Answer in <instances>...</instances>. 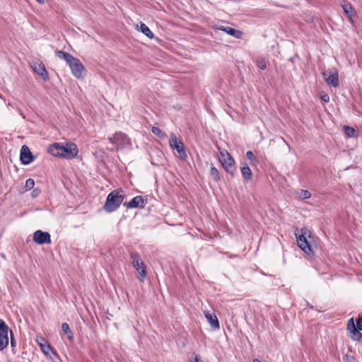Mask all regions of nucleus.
<instances>
[{
    "mask_svg": "<svg viewBox=\"0 0 362 362\" xmlns=\"http://www.w3.org/2000/svg\"><path fill=\"white\" fill-rule=\"evenodd\" d=\"M47 152L54 157L62 158L66 160H71L76 157L78 148L73 142L53 143L47 148Z\"/></svg>",
    "mask_w": 362,
    "mask_h": 362,
    "instance_id": "1",
    "label": "nucleus"
},
{
    "mask_svg": "<svg viewBox=\"0 0 362 362\" xmlns=\"http://www.w3.org/2000/svg\"><path fill=\"white\" fill-rule=\"evenodd\" d=\"M124 199V195L120 191L113 190L107 196L103 206L104 210L107 213L116 211L122 204Z\"/></svg>",
    "mask_w": 362,
    "mask_h": 362,
    "instance_id": "2",
    "label": "nucleus"
},
{
    "mask_svg": "<svg viewBox=\"0 0 362 362\" xmlns=\"http://www.w3.org/2000/svg\"><path fill=\"white\" fill-rule=\"evenodd\" d=\"M110 143L114 146L108 148L110 151H118L125 148H131L132 141L127 134L121 132H116L112 136L108 138Z\"/></svg>",
    "mask_w": 362,
    "mask_h": 362,
    "instance_id": "3",
    "label": "nucleus"
},
{
    "mask_svg": "<svg viewBox=\"0 0 362 362\" xmlns=\"http://www.w3.org/2000/svg\"><path fill=\"white\" fill-rule=\"evenodd\" d=\"M130 258L134 269L143 279H145L146 276V268L141 255L137 252H132L130 253Z\"/></svg>",
    "mask_w": 362,
    "mask_h": 362,
    "instance_id": "4",
    "label": "nucleus"
},
{
    "mask_svg": "<svg viewBox=\"0 0 362 362\" xmlns=\"http://www.w3.org/2000/svg\"><path fill=\"white\" fill-rule=\"evenodd\" d=\"M222 158L220 159L222 167L226 172L233 176L235 171V163L233 157L226 152V154L221 153Z\"/></svg>",
    "mask_w": 362,
    "mask_h": 362,
    "instance_id": "5",
    "label": "nucleus"
},
{
    "mask_svg": "<svg viewBox=\"0 0 362 362\" xmlns=\"http://www.w3.org/2000/svg\"><path fill=\"white\" fill-rule=\"evenodd\" d=\"M72 74L77 78H83L86 74V69L81 62L74 57V60L68 63Z\"/></svg>",
    "mask_w": 362,
    "mask_h": 362,
    "instance_id": "6",
    "label": "nucleus"
},
{
    "mask_svg": "<svg viewBox=\"0 0 362 362\" xmlns=\"http://www.w3.org/2000/svg\"><path fill=\"white\" fill-rule=\"evenodd\" d=\"M169 143L170 147L177 151L181 159L185 160L187 158V154L184 144L179 141L175 134H172L170 135Z\"/></svg>",
    "mask_w": 362,
    "mask_h": 362,
    "instance_id": "7",
    "label": "nucleus"
},
{
    "mask_svg": "<svg viewBox=\"0 0 362 362\" xmlns=\"http://www.w3.org/2000/svg\"><path fill=\"white\" fill-rule=\"evenodd\" d=\"M148 204L147 196L137 195L129 202H125L123 204L127 209L140 208L144 209Z\"/></svg>",
    "mask_w": 362,
    "mask_h": 362,
    "instance_id": "8",
    "label": "nucleus"
},
{
    "mask_svg": "<svg viewBox=\"0 0 362 362\" xmlns=\"http://www.w3.org/2000/svg\"><path fill=\"white\" fill-rule=\"evenodd\" d=\"M322 76L327 83L332 87L339 86L338 70L335 68L322 72Z\"/></svg>",
    "mask_w": 362,
    "mask_h": 362,
    "instance_id": "9",
    "label": "nucleus"
},
{
    "mask_svg": "<svg viewBox=\"0 0 362 362\" xmlns=\"http://www.w3.org/2000/svg\"><path fill=\"white\" fill-rule=\"evenodd\" d=\"M8 327L6 323L0 318V351H3L8 345Z\"/></svg>",
    "mask_w": 362,
    "mask_h": 362,
    "instance_id": "10",
    "label": "nucleus"
},
{
    "mask_svg": "<svg viewBox=\"0 0 362 362\" xmlns=\"http://www.w3.org/2000/svg\"><path fill=\"white\" fill-rule=\"evenodd\" d=\"M33 240L38 245L50 244L52 243L49 233L41 230H37L34 232Z\"/></svg>",
    "mask_w": 362,
    "mask_h": 362,
    "instance_id": "11",
    "label": "nucleus"
},
{
    "mask_svg": "<svg viewBox=\"0 0 362 362\" xmlns=\"http://www.w3.org/2000/svg\"><path fill=\"white\" fill-rule=\"evenodd\" d=\"M20 160L23 165H29L35 160V156L26 145H23L20 151Z\"/></svg>",
    "mask_w": 362,
    "mask_h": 362,
    "instance_id": "12",
    "label": "nucleus"
},
{
    "mask_svg": "<svg viewBox=\"0 0 362 362\" xmlns=\"http://www.w3.org/2000/svg\"><path fill=\"white\" fill-rule=\"evenodd\" d=\"M341 6L344 13L349 18L351 22H353L354 18H358V13L356 11L348 1L343 0L341 1Z\"/></svg>",
    "mask_w": 362,
    "mask_h": 362,
    "instance_id": "13",
    "label": "nucleus"
},
{
    "mask_svg": "<svg viewBox=\"0 0 362 362\" xmlns=\"http://www.w3.org/2000/svg\"><path fill=\"white\" fill-rule=\"evenodd\" d=\"M347 329L350 331L351 338L356 341H360L362 339L361 330L356 328L355 322L354 318H350L347 322Z\"/></svg>",
    "mask_w": 362,
    "mask_h": 362,
    "instance_id": "14",
    "label": "nucleus"
},
{
    "mask_svg": "<svg viewBox=\"0 0 362 362\" xmlns=\"http://www.w3.org/2000/svg\"><path fill=\"white\" fill-rule=\"evenodd\" d=\"M32 66L34 71L40 75L43 81H47L49 79L48 72L42 62H35Z\"/></svg>",
    "mask_w": 362,
    "mask_h": 362,
    "instance_id": "15",
    "label": "nucleus"
},
{
    "mask_svg": "<svg viewBox=\"0 0 362 362\" xmlns=\"http://www.w3.org/2000/svg\"><path fill=\"white\" fill-rule=\"evenodd\" d=\"M297 243L299 247L305 253L309 254L312 251V247L307 240L304 233L297 237Z\"/></svg>",
    "mask_w": 362,
    "mask_h": 362,
    "instance_id": "16",
    "label": "nucleus"
},
{
    "mask_svg": "<svg viewBox=\"0 0 362 362\" xmlns=\"http://www.w3.org/2000/svg\"><path fill=\"white\" fill-rule=\"evenodd\" d=\"M217 29L222 30V31L225 32L226 33H227L228 35H231L237 39L241 38V37L243 35V33L240 30H237V29L233 28L230 26L221 25V26L217 27Z\"/></svg>",
    "mask_w": 362,
    "mask_h": 362,
    "instance_id": "17",
    "label": "nucleus"
},
{
    "mask_svg": "<svg viewBox=\"0 0 362 362\" xmlns=\"http://www.w3.org/2000/svg\"><path fill=\"white\" fill-rule=\"evenodd\" d=\"M38 344L41 348L42 351L46 356H49L50 352H52L55 356H58L54 349L48 344L47 341L45 338L41 337L40 341H38Z\"/></svg>",
    "mask_w": 362,
    "mask_h": 362,
    "instance_id": "18",
    "label": "nucleus"
},
{
    "mask_svg": "<svg viewBox=\"0 0 362 362\" xmlns=\"http://www.w3.org/2000/svg\"><path fill=\"white\" fill-rule=\"evenodd\" d=\"M205 317L214 329L216 330L220 328L219 321L216 315L206 312L205 313Z\"/></svg>",
    "mask_w": 362,
    "mask_h": 362,
    "instance_id": "19",
    "label": "nucleus"
},
{
    "mask_svg": "<svg viewBox=\"0 0 362 362\" xmlns=\"http://www.w3.org/2000/svg\"><path fill=\"white\" fill-rule=\"evenodd\" d=\"M240 171L245 181L248 182L251 180L252 177V173L251 169L246 163H241Z\"/></svg>",
    "mask_w": 362,
    "mask_h": 362,
    "instance_id": "20",
    "label": "nucleus"
},
{
    "mask_svg": "<svg viewBox=\"0 0 362 362\" xmlns=\"http://www.w3.org/2000/svg\"><path fill=\"white\" fill-rule=\"evenodd\" d=\"M55 54L58 58L64 60L67 64L71 62V60H74V56L64 51L56 50Z\"/></svg>",
    "mask_w": 362,
    "mask_h": 362,
    "instance_id": "21",
    "label": "nucleus"
},
{
    "mask_svg": "<svg viewBox=\"0 0 362 362\" xmlns=\"http://www.w3.org/2000/svg\"><path fill=\"white\" fill-rule=\"evenodd\" d=\"M139 30H140L144 35H145L149 39H153L154 35L151 29L144 23H141Z\"/></svg>",
    "mask_w": 362,
    "mask_h": 362,
    "instance_id": "22",
    "label": "nucleus"
},
{
    "mask_svg": "<svg viewBox=\"0 0 362 362\" xmlns=\"http://www.w3.org/2000/svg\"><path fill=\"white\" fill-rule=\"evenodd\" d=\"M62 330L64 334H66L67 336V339L72 341L74 340V333L72 330L70 329V327L68 323L63 322L62 324Z\"/></svg>",
    "mask_w": 362,
    "mask_h": 362,
    "instance_id": "23",
    "label": "nucleus"
},
{
    "mask_svg": "<svg viewBox=\"0 0 362 362\" xmlns=\"http://www.w3.org/2000/svg\"><path fill=\"white\" fill-rule=\"evenodd\" d=\"M343 129H344V134L349 138H356L358 136V134H357L356 131L352 127L344 125L343 127Z\"/></svg>",
    "mask_w": 362,
    "mask_h": 362,
    "instance_id": "24",
    "label": "nucleus"
},
{
    "mask_svg": "<svg viewBox=\"0 0 362 362\" xmlns=\"http://www.w3.org/2000/svg\"><path fill=\"white\" fill-rule=\"evenodd\" d=\"M255 63L256 66L260 70H264L267 69V62L264 57H257Z\"/></svg>",
    "mask_w": 362,
    "mask_h": 362,
    "instance_id": "25",
    "label": "nucleus"
},
{
    "mask_svg": "<svg viewBox=\"0 0 362 362\" xmlns=\"http://www.w3.org/2000/svg\"><path fill=\"white\" fill-rule=\"evenodd\" d=\"M210 176L211 177L213 180L216 182H218V181L221 180L219 172H218V169L214 166H211L210 168Z\"/></svg>",
    "mask_w": 362,
    "mask_h": 362,
    "instance_id": "26",
    "label": "nucleus"
},
{
    "mask_svg": "<svg viewBox=\"0 0 362 362\" xmlns=\"http://www.w3.org/2000/svg\"><path fill=\"white\" fill-rule=\"evenodd\" d=\"M151 132L160 139H163L166 136L165 133L158 127H153L151 128Z\"/></svg>",
    "mask_w": 362,
    "mask_h": 362,
    "instance_id": "27",
    "label": "nucleus"
},
{
    "mask_svg": "<svg viewBox=\"0 0 362 362\" xmlns=\"http://www.w3.org/2000/svg\"><path fill=\"white\" fill-rule=\"evenodd\" d=\"M246 157L250 160V165H255L257 163V159L251 151L246 152Z\"/></svg>",
    "mask_w": 362,
    "mask_h": 362,
    "instance_id": "28",
    "label": "nucleus"
},
{
    "mask_svg": "<svg viewBox=\"0 0 362 362\" xmlns=\"http://www.w3.org/2000/svg\"><path fill=\"white\" fill-rule=\"evenodd\" d=\"M34 186H35V180L33 179L28 178V180H26L25 184V191H28V190L33 189Z\"/></svg>",
    "mask_w": 362,
    "mask_h": 362,
    "instance_id": "29",
    "label": "nucleus"
},
{
    "mask_svg": "<svg viewBox=\"0 0 362 362\" xmlns=\"http://www.w3.org/2000/svg\"><path fill=\"white\" fill-rule=\"evenodd\" d=\"M300 197L303 199H309L311 197V194L308 190L301 189Z\"/></svg>",
    "mask_w": 362,
    "mask_h": 362,
    "instance_id": "30",
    "label": "nucleus"
},
{
    "mask_svg": "<svg viewBox=\"0 0 362 362\" xmlns=\"http://www.w3.org/2000/svg\"><path fill=\"white\" fill-rule=\"evenodd\" d=\"M355 325H356V328H357L359 330H362V316L358 317L356 319Z\"/></svg>",
    "mask_w": 362,
    "mask_h": 362,
    "instance_id": "31",
    "label": "nucleus"
},
{
    "mask_svg": "<svg viewBox=\"0 0 362 362\" xmlns=\"http://www.w3.org/2000/svg\"><path fill=\"white\" fill-rule=\"evenodd\" d=\"M40 189L39 188H33L31 192V196L33 198L37 197L40 194Z\"/></svg>",
    "mask_w": 362,
    "mask_h": 362,
    "instance_id": "32",
    "label": "nucleus"
},
{
    "mask_svg": "<svg viewBox=\"0 0 362 362\" xmlns=\"http://www.w3.org/2000/svg\"><path fill=\"white\" fill-rule=\"evenodd\" d=\"M10 334H11V341H10L11 346V347H15L16 345V341L15 338L13 337V334L11 330L10 331Z\"/></svg>",
    "mask_w": 362,
    "mask_h": 362,
    "instance_id": "33",
    "label": "nucleus"
},
{
    "mask_svg": "<svg viewBox=\"0 0 362 362\" xmlns=\"http://www.w3.org/2000/svg\"><path fill=\"white\" fill-rule=\"evenodd\" d=\"M16 110H17L18 114L21 116V117L25 119V115H24L23 111L21 110V109H20L19 107H16Z\"/></svg>",
    "mask_w": 362,
    "mask_h": 362,
    "instance_id": "34",
    "label": "nucleus"
},
{
    "mask_svg": "<svg viewBox=\"0 0 362 362\" xmlns=\"http://www.w3.org/2000/svg\"><path fill=\"white\" fill-rule=\"evenodd\" d=\"M322 100L324 102L327 103L329 100V96L327 95H324L323 96H322Z\"/></svg>",
    "mask_w": 362,
    "mask_h": 362,
    "instance_id": "35",
    "label": "nucleus"
},
{
    "mask_svg": "<svg viewBox=\"0 0 362 362\" xmlns=\"http://www.w3.org/2000/svg\"><path fill=\"white\" fill-rule=\"evenodd\" d=\"M8 106H10V107H13V108H15V109H16V107H18V106H16V105L11 104V103H8Z\"/></svg>",
    "mask_w": 362,
    "mask_h": 362,
    "instance_id": "36",
    "label": "nucleus"
},
{
    "mask_svg": "<svg viewBox=\"0 0 362 362\" xmlns=\"http://www.w3.org/2000/svg\"><path fill=\"white\" fill-rule=\"evenodd\" d=\"M40 4H43L45 2L44 0H36Z\"/></svg>",
    "mask_w": 362,
    "mask_h": 362,
    "instance_id": "37",
    "label": "nucleus"
},
{
    "mask_svg": "<svg viewBox=\"0 0 362 362\" xmlns=\"http://www.w3.org/2000/svg\"><path fill=\"white\" fill-rule=\"evenodd\" d=\"M253 362H262L260 360L257 359V358H255L253 360Z\"/></svg>",
    "mask_w": 362,
    "mask_h": 362,
    "instance_id": "38",
    "label": "nucleus"
},
{
    "mask_svg": "<svg viewBox=\"0 0 362 362\" xmlns=\"http://www.w3.org/2000/svg\"><path fill=\"white\" fill-rule=\"evenodd\" d=\"M310 308L313 309V308H314V307H313V305H310Z\"/></svg>",
    "mask_w": 362,
    "mask_h": 362,
    "instance_id": "39",
    "label": "nucleus"
}]
</instances>
